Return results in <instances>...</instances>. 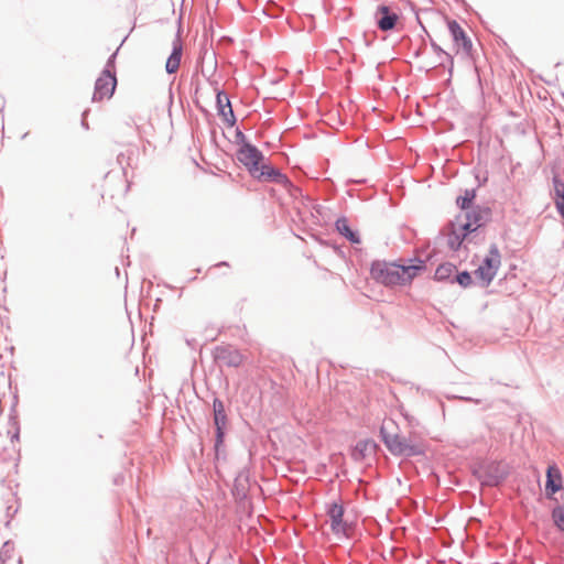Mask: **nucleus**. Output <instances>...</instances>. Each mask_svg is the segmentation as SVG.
<instances>
[{
	"instance_id": "1",
	"label": "nucleus",
	"mask_w": 564,
	"mask_h": 564,
	"mask_svg": "<svg viewBox=\"0 0 564 564\" xmlns=\"http://www.w3.org/2000/svg\"><path fill=\"white\" fill-rule=\"evenodd\" d=\"M409 262L400 264L377 260L371 263L370 274L373 280L386 286L405 285L426 269L425 260L420 258L409 259Z\"/></svg>"
},
{
	"instance_id": "15",
	"label": "nucleus",
	"mask_w": 564,
	"mask_h": 564,
	"mask_svg": "<svg viewBox=\"0 0 564 564\" xmlns=\"http://www.w3.org/2000/svg\"><path fill=\"white\" fill-rule=\"evenodd\" d=\"M378 444L370 438L358 441L355 445L351 457L355 462H361L369 455H376Z\"/></svg>"
},
{
	"instance_id": "29",
	"label": "nucleus",
	"mask_w": 564,
	"mask_h": 564,
	"mask_svg": "<svg viewBox=\"0 0 564 564\" xmlns=\"http://www.w3.org/2000/svg\"><path fill=\"white\" fill-rule=\"evenodd\" d=\"M555 205L558 214L564 219V196L555 199Z\"/></svg>"
},
{
	"instance_id": "35",
	"label": "nucleus",
	"mask_w": 564,
	"mask_h": 564,
	"mask_svg": "<svg viewBox=\"0 0 564 564\" xmlns=\"http://www.w3.org/2000/svg\"><path fill=\"white\" fill-rule=\"evenodd\" d=\"M216 265H217V267H221V265H223V267H226V265H228V262H226V261H221V262L217 263Z\"/></svg>"
},
{
	"instance_id": "16",
	"label": "nucleus",
	"mask_w": 564,
	"mask_h": 564,
	"mask_svg": "<svg viewBox=\"0 0 564 564\" xmlns=\"http://www.w3.org/2000/svg\"><path fill=\"white\" fill-rule=\"evenodd\" d=\"M562 475L558 468L550 466L546 471L545 495L551 498L562 489Z\"/></svg>"
},
{
	"instance_id": "2",
	"label": "nucleus",
	"mask_w": 564,
	"mask_h": 564,
	"mask_svg": "<svg viewBox=\"0 0 564 564\" xmlns=\"http://www.w3.org/2000/svg\"><path fill=\"white\" fill-rule=\"evenodd\" d=\"M380 437L388 451L393 456L414 457L424 455L425 451L419 443L411 438L400 435L399 433H390L386 424L380 427Z\"/></svg>"
},
{
	"instance_id": "33",
	"label": "nucleus",
	"mask_w": 564,
	"mask_h": 564,
	"mask_svg": "<svg viewBox=\"0 0 564 564\" xmlns=\"http://www.w3.org/2000/svg\"><path fill=\"white\" fill-rule=\"evenodd\" d=\"M17 509H12V507L7 508V513L10 518H12L17 513Z\"/></svg>"
},
{
	"instance_id": "17",
	"label": "nucleus",
	"mask_w": 564,
	"mask_h": 564,
	"mask_svg": "<svg viewBox=\"0 0 564 564\" xmlns=\"http://www.w3.org/2000/svg\"><path fill=\"white\" fill-rule=\"evenodd\" d=\"M182 53H183L182 42L178 37H176L173 41L172 52H171L170 56L167 57V61L165 64V70L167 74L171 75V74H174L177 72L180 64H181Z\"/></svg>"
},
{
	"instance_id": "19",
	"label": "nucleus",
	"mask_w": 564,
	"mask_h": 564,
	"mask_svg": "<svg viewBox=\"0 0 564 564\" xmlns=\"http://www.w3.org/2000/svg\"><path fill=\"white\" fill-rule=\"evenodd\" d=\"M431 47L432 50L434 51V53L438 56L440 61L435 64H429V68H434L436 66H443L445 67L446 64L445 62H448L449 64V67H448V72L449 74H452V69H453V56L447 53L446 51H444L434 40L431 39Z\"/></svg>"
},
{
	"instance_id": "38",
	"label": "nucleus",
	"mask_w": 564,
	"mask_h": 564,
	"mask_svg": "<svg viewBox=\"0 0 564 564\" xmlns=\"http://www.w3.org/2000/svg\"><path fill=\"white\" fill-rule=\"evenodd\" d=\"M202 75H203L204 77H208V76L206 75V73H205V70H204V69H202Z\"/></svg>"
},
{
	"instance_id": "21",
	"label": "nucleus",
	"mask_w": 564,
	"mask_h": 564,
	"mask_svg": "<svg viewBox=\"0 0 564 564\" xmlns=\"http://www.w3.org/2000/svg\"><path fill=\"white\" fill-rule=\"evenodd\" d=\"M475 197H476L475 188L465 189L464 194L456 198V204L460 209H463L465 212L469 210V209H471V207H474L473 202H474Z\"/></svg>"
},
{
	"instance_id": "20",
	"label": "nucleus",
	"mask_w": 564,
	"mask_h": 564,
	"mask_svg": "<svg viewBox=\"0 0 564 564\" xmlns=\"http://www.w3.org/2000/svg\"><path fill=\"white\" fill-rule=\"evenodd\" d=\"M456 272V267L451 262L441 263L435 271L434 279L440 282H449Z\"/></svg>"
},
{
	"instance_id": "31",
	"label": "nucleus",
	"mask_w": 564,
	"mask_h": 564,
	"mask_svg": "<svg viewBox=\"0 0 564 564\" xmlns=\"http://www.w3.org/2000/svg\"><path fill=\"white\" fill-rule=\"evenodd\" d=\"M11 549H12V546H11L10 542L9 541L6 542L2 546V551H1L0 555H2V557H4V556L10 557L9 552Z\"/></svg>"
},
{
	"instance_id": "34",
	"label": "nucleus",
	"mask_w": 564,
	"mask_h": 564,
	"mask_svg": "<svg viewBox=\"0 0 564 564\" xmlns=\"http://www.w3.org/2000/svg\"><path fill=\"white\" fill-rule=\"evenodd\" d=\"M86 113H87V111H84V112H83L82 126H83L85 129H88V124H87L86 119H85Z\"/></svg>"
},
{
	"instance_id": "18",
	"label": "nucleus",
	"mask_w": 564,
	"mask_h": 564,
	"mask_svg": "<svg viewBox=\"0 0 564 564\" xmlns=\"http://www.w3.org/2000/svg\"><path fill=\"white\" fill-rule=\"evenodd\" d=\"M335 228L338 234L346 238L350 243L357 245L361 242L358 230H355L349 226V221L345 216L339 217L335 221Z\"/></svg>"
},
{
	"instance_id": "14",
	"label": "nucleus",
	"mask_w": 564,
	"mask_h": 564,
	"mask_svg": "<svg viewBox=\"0 0 564 564\" xmlns=\"http://www.w3.org/2000/svg\"><path fill=\"white\" fill-rule=\"evenodd\" d=\"M376 20L378 29L387 32L395 28L399 15L388 6L381 4L377 9Z\"/></svg>"
},
{
	"instance_id": "4",
	"label": "nucleus",
	"mask_w": 564,
	"mask_h": 564,
	"mask_svg": "<svg viewBox=\"0 0 564 564\" xmlns=\"http://www.w3.org/2000/svg\"><path fill=\"white\" fill-rule=\"evenodd\" d=\"M213 421L215 426V458L219 460L220 458L226 457L224 443L228 426V416L224 402L217 397L213 400Z\"/></svg>"
},
{
	"instance_id": "32",
	"label": "nucleus",
	"mask_w": 564,
	"mask_h": 564,
	"mask_svg": "<svg viewBox=\"0 0 564 564\" xmlns=\"http://www.w3.org/2000/svg\"><path fill=\"white\" fill-rule=\"evenodd\" d=\"M459 400H463V401H466V402H473L475 404H480V400L479 399H474V398H470V397H457Z\"/></svg>"
},
{
	"instance_id": "5",
	"label": "nucleus",
	"mask_w": 564,
	"mask_h": 564,
	"mask_svg": "<svg viewBox=\"0 0 564 564\" xmlns=\"http://www.w3.org/2000/svg\"><path fill=\"white\" fill-rule=\"evenodd\" d=\"M501 264V254L496 243H491L488 254L475 270V276L480 280L481 286H488L495 279Z\"/></svg>"
},
{
	"instance_id": "6",
	"label": "nucleus",
	"mask_w": 564,
	"mask_h": 564,
	"mask_svg": "<svg viewBox=\"0 0 564 564\" xmlns=\"http://www.w3.org/2000/svg\"><path fill=\"white\" fill-rule=\"evenodd\" d=\"M325 511L330 519L332 532L337 536L344 535L347 538L350 525L347 521L344 520L345 507L341 499L338 498L327 502L325 505Z\"/></svg>"
},
{
	"instance_id": "8",
	"label": "nucleus",
	"mask_w": 564,
	"mask_h": 564,
	"mask_svg": "<svg viewBox=\"0 0 564 564\" xmlns=\"http://www.w3.org/2000/svg\"><path fill=\"white\" fill-rule=\"evenodd\" d=\"M117 86L115 70L104 69L95 83L93 101H100L104 98H111Z\"/></svg>"
},
{
	"instance_id": "13",
	"label": "nucleus",
	"mask_w": 564,
	"mask_h": 564,
	"mask_svg": "<svg viewBox=\"0 0 564 564\" xmlns=\"http://www.w3.org/2000/svg\"><path fill=\"white\" fill-rule=\"evenodd\" d=\"M447 26L457 53L462 51L464 54L469 55L473 50V43L460 24L456 20H448Z\"/></svg>"
},
{
	"instance_id": "25",
	"label": "nucleus",
	"mask_w": 564,
	"mask_h": 564,
	"mask_svg": "<svg viewBox=\"0 0 564 564\" xmlns=\"http://www.w3.org/2000/svg\"><path fill=\"white\" fill-rule=\"evenodd\" d=\"M552 182L555 200L556 198L564 196V181L558 175H554Z\"/></svg>"
},
{
	"instance_id": "22",
	"label": "nucleus",
	"mask_w": 564,
	"mask_h": 564,
	"mask_svg": "<svg viewBox=\"0 0 564 564\" xmlns=\"http://www.w3.org/2000/svg\"><path fill=\"white\" fill-rule=\"evenodd\" d=\"M457 283L459 286L466 289L473 284L471 274L468 271H457L453 275V280H451V284Z\"/></svg>"
},
{
	"instance_id": "37",
	"label": "nucleus",
	"mask_w": 564,
	"mask_h": 564,
	"mask_svg": "<svg viewBox=\"0 0 564 564\" xmlns=\"http://www.w3.org/2000/svg\"><path fill=\"white\" fill-rule=\"evenodd\" d=\"M0 564H6V557H2V555H0Z\"/></svg>"
},
{
	"instance_id": "9",
	"label": "nucleus",
	"mask_w": 564,
	"mask_h": 564,
	"mask_svg": "<svg viewBox=\"0 0 564 564\" xmlns=\"http://www.w3.org/2000/svg\"><path fill=\"white\" fill-rule=\"evenodd\" d=\"M214 360L219 366L238 368L243 362V355L230 345H219L213 350Z\"/></svg>"
},
{
	"instance_id": "12",
	"label": "nucleus",
	"mask_w": 564,
	"mask_h": 564,
	"mask_svg": "<svg viewBox=\"0 0 564 564\" xmlns=\"http://www.w3.org/2000/svg\"><path fill=\"white\" fill-rule=\"evenodd\" d=\"M252 177L260 182H270L278 185H282L286 188L293 187V184L289 180V177L284 173H282L280 169L274 167L270 164L262 163L258 169L256 175H253Z\"/></svg>"
},
{
	"instance_id": "3",
	"label": "nucleus",
	"mask_w": 564,
	"mask_h": 564,
	"mask_svg": "<svg viewBox=\"0 0 564 564\" xmlns=\"http://www.w3.org/2000/svg\"><path fill=\"white\" fill-rule=\"evenodd\" d=\"M473 475L482 487H498L509 475L506 464L502 462H482L473 468Z\"/></svg>"
},
{
	"instance_id": "11",
	"label": "nucleus",
	"mask_w": 564,
	"mask_h": 564,
	"mask_svg": "<svg viewBox=\"0 0 564 564\" xmlns=\"http://www.w3.org/2000/svg\"><path fill=\"white\" fill-rule=\"evenodd\" d=\"M463 223L469 224L470 234L475 232L478 228L485 226L491 218V209L476 205L471 209L460 213Z\"/></svg>"
},
{
	"instance_id": "10",
	"label": "nucleus",
	"mask_w": 564,
	"mask_h": 564,
	"mask_svg": "<svg viewBox=\"0 0 564 564\" xmlns=\"http://www.w3.org/2000/svg\"><path fill=\"white\" fill-rule=\"evenodd\" d=\"M469 224L463 223L462 216H456L455 220L449 224V232L447 234V246L451 250L457 251L463 242L469 237Z\"/></svg>"
},
{
	"instance_id": "7",
	"label": "nucleus",
	"mask_w": 564,
	"mask_h": 564,
	"mask_svg": "<svg viewBox=\"0 0 564 564\" xmlns=\"http://www.w3.org/2000/svg\"><path fill=\"white\" fill-rule=\"evenodd\" d=\"M237 160L246 166L251 176L256 175L262 164L263 153L253 144H242L236 153Z\"/></svg>"
},
{
	"instance_id": "24",
	"label": "nucleus",
	"mask_w": 564,
	"mask_h": 564,
	"mask_svg": "<svg viewBox=\"0 0 564 564\" xmlns=\"http://www.w3.org/2000/svg\"><path fill=\"white\" fill-rule=\"evenodd\" d=\"M552 520L555 524V527L564 532V506L561 505V506H556L553 510H552Z\"/></svg>"
},
{
	"instance_id": "30",
	"label": "nucleus",
	"mask_w": 564,
	"mask_h": 564,
	"mask_svg": "<svg viewBox=\"0 0 564 564\" xmlns=\"http://www.w3.org/2000/svg\"><path fill=\"white\" fill-rule=\"evenodd\" d=\"M234 492L239 496V497H246V490H245V487L241 486L236 481L235 482V488H234Z\"/></svg>"
},
{
	"instance_id": "36",
	"label": "nucleus",
	"mask_w": 564,
	"mask_h": 564,
	"mask_svg": "<svg viewBox=\"0 0 564 564\" xmlns=\"http://www.w3.org/2000/svg\"><path fill=\"white\" fill-rule=\"evenodd\" d=\"M122 479H123V477H122V476H118V477H116V478H115V484H119V480H122Z\"/></svg>"
},
{
	"instance_id": "27",
	"label": "nucleus",
	"mask_w": 564,
	"mask_h": 564,
	"mask_svg": "<svg viewBox=\"0 0 564 564\" xmlns=\"http://www.w3.org/2000/svg\"><path fill=\"white\" fill-rule=\"evenodd\" d=\"M235 143H237L239 148H242V144H251L239 128H237L235 132Z\"/></svg>"
},
{
	"instance_id": "26",
	"label": "nucleus",
	"mask_w": 564,
	"mask_h": 564,
	"mask_svg": "<svg viewBox=\"0 0 564 564\" xmlns=\"http://www.w3.org/2000/svg\"><path fill=\"white\" fill-rule=\"evenodd\" d=\"M227 100H230L229 96L224 90H217L216 107L218 113L220 112V110L225 111L227 109V106H225V104H227Z\"/></svg>"
},
{
	"instance_id": "28",
	"label": "nucleus",
	"mask_w": 564,
	"mask_h": 564,
	"mask_svg": "<svg viewBox=\"0 0 564 564\" xmlns=\"http://www.w3.org/2000/svg\"><path fill=\"white\" fill-rule=\"evenodd\" d=\"M117 54H118V50L108 57L104 69L113 70Z\"/></svg>"
},
{
	"instance_id": "23",
	"label": "nucleus",
	"mask_w": 564,
	"mask_h": 564,
	"mask_svg": "<svg viewBox=\"0 0 564 564\" xmlns=\"http://www.w3.org/2000/svg\"><path fill=\"white\" fill-rule=\"evenodd\" d=\"M225 106H227V109L225 111L220 110L218 116L221 117L223 121L228 127H234L237 122V119H236L230 100H227V104H225Z\"/></svg>"
}]
</instances>
